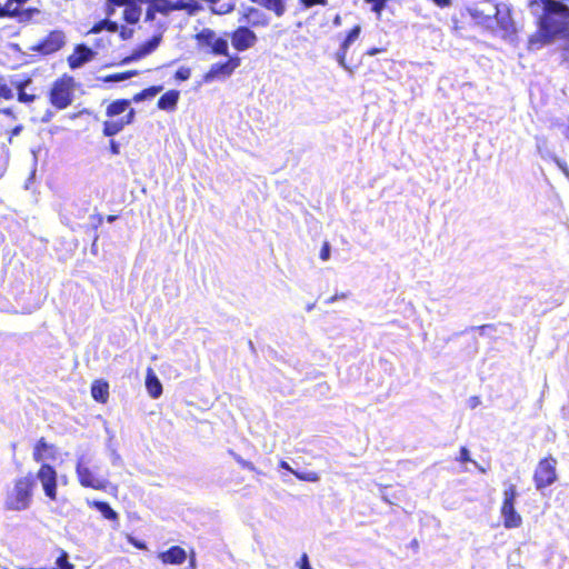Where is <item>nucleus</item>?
Wrapping results in <instances>:
<instances>
[{
	"instance_id": "nucleus-22",
	"label": "nucleus",
	"mask_w": 569,
	"mask_h": 569,
	"mask_svg": "<svg viewBox=\"0 0 569 569\" xmlns=\"http://www.w3.org/2000/svg\"><path fill=\"white\" fill-rule=\"evenodd\" d=\"M160 36H154L152 37V39H150L149 41H147L146 43H143L139 49L138 51L134 53V59L137 58H141L143 56H147L149 54L150 52H152L160 43Z\"/></svg>"
},
{
	"instance_id": "nucleus-29",
	"label": "nucleus",
	"mask_w": 569,
	"mask_h": 569,
	"mask_svg": "<svg viewBox=\"0 0 569 569\" xmlns=\"http://www.w3.org/2000/svg\"><path fill=\"white\" fill-rule=\"evenodd\" d=\"M3 7V17L4 16H16L19 12V4H17L16 0H8Z\"/></svg>"
},
{
	"instance_id": "nucleus-36",
	"label": "nucleus",
	"mask_w": 569,
	"mask_h": 569,
	"mask_svg": "<svg viewBox=\"0 0 569 569\" xmlns=\"http://www.w3.org/2000/svg\"><path fill=\"white\" fill-rule=\"evenodd\" d=\"M330 257V247L328 243H325L320 250V259L327 261Z\"/></svg>"
},
{
	"instance_id": "nucleus-42",
	"label": "nucleus",
	"mask_w": 569,
	"mask_h": 569,
	"mask_svg": "<svg viewBox=\"0 0 569 569\" xmlns=\"http://www.w3.org/2000/svg\"><path fill=\"white\" fill-rule=\"evenodd\" d=\"M129 541L139 549H146V545L143 542L134 540L132 537L129 538Z\"/></svg>"
},
{
	"instance_id": "nucleus-19",
	"label": "nucleus",
	"mask_w": 569,
	"mask_h": 569,
	"mask_svg": "<svg viewBox=\"0 0 569 569\" xmlns=\"http://www.w3.org/2000/svg\"><path fill=\"white\" fill-rule=\"evenodd\" d=\"M130 109V102L128 100H117L107 107L106 114L109 118L118 119L117 117L128 113Z\"/></svg>"
},
{
	"instance_id": "nucleus-44",
	"label": "nucleus",
	"mask_w": 569,
	"mask_h": 569,
	"mask_svg": "<svg viewBox=\"0 0 569 569\" xmlns=\"http://www.w3.org/2000/svg\"><path fill=\"white\" fill-rule=\"evenodd\" d=\"M142 100H146V93L144 91H141L139 93H137L134 97H133V101L134 102H140Z\"/></svg>"
},
{
	"instance_id": "nucleus-50",
	"label": "nucleus",
	"mask_w": 569,
	"mask_h": 569,
	"mask_svg": "<svg viewBox=\"0 0 569 569\" xmlns=\"http://www.w3.org/2000/svg\"><path fill=\"white\" fill-rule=\"evenodd\" d=\"M194 3H196V7L192 9V10H188L189 12H193L197 8H198V3H197V0H193Z\"/></svg>"
},
{
	"instance_id": "nucleus-38",
	"label": "nucleus",
	"mask_w": 569,
	"mask_h": 569,
	"mask_svg": "<svg viewBox=\"0 0 569 569\" xmlns=\"http://www.w3.org/2000/svg\"><path fill=\"white\" fill-rule=\"evenodd\" d=\"M496 330V326L488 323V325H481L476 328L477 331H479L480 335H485L487 330Z\"/></svg>"
},
{
	"instance_id": "nucleus-3",
	"label": "nucleus",
	"mask_w": 569,
	"mask_h": 569,
	"mask_svg": "<svg viewBox=\"0 0 569 569\" xmlns=\"http://www.w3.org/2000/svg\"><path fill=\"white\" fill-rule=\"evenodd\" d=\"M96 469L92 466L91 456L83 453L77 458L76 476L79 483L84 488L104 491L109 482L106 478L100 477Z\"/></svg>"
},
{
	"instance_id": "nucleus-49",
	"label": "nucleus",
	"mask_w": 569,
	"mask_h": 569,
	"mask_svg": "<svg viewBox=\"0 0 569 569\" xmlns=\"http://www.w3.org/2000/svg\"><path fill=\"white\" fill-rule=\"evenodd\" d=\"M17 1V4L21 6L23 4L24 2H27L28 0H16Z\"/></svg>"
},
{
	"instance_id": "nucleus-45",
	"label": "nucleus",
	"mask_w": 569,
	"mask_h": 569,
	"mask_svg": "<svg viewBox=\"0 0 569 569\" xmlns=\"http://www.w3.org/2000/svg\"><path fill=\"white\" fill-rule=\"evenodd\" d=\"M187 569H196V556L194 552L191 553L189 559V567Z\"/></svg>"
},
{
	"instance_id": "nucleus-14",
	"label": "nucleus",
	"mask_w": 569,
	"mask_h": 569,
	"mask_svg": "<svg viewBox=\"0 0 569 569\" xmlns=\"http://www.w3.org/2000/svg\"><path fill=\"white\" fill-rule=\"evenodd\" d=\"M187 551L179 546H172L168 550L158 553V559L163 565L180 566L187 560Z\"/></svg>"
},
{
	"instance_id": "nucleus-9",
	"label": "nucleus",
	"mask_w": 569,
	"mask_h": 569,
	"mask_svg": "<svg viewBox=\"0 0 569 569\" xmlns=\"http://www.w3.org/2000/svg\"><path fill=\"white\" fill-rule=\"evenodd\" d=\"M59 456V448L53 443L48 442L44 438L36 441L32 448V459L40 463H49L56 461Z\"/></svg>"
},
{
	"instance_id": "nucleus-32",
	"label": "nucleus",
	"mask_w": 569,
	"mask_h": 569,
	"mask_svg": "<svg viewBox=\"0 0 569 569\" xmlns=\"http://www.w3.org/2000/svg\"><path fill=\"white\" fill-rule=\"evenodd\" d=\"M327 2V0H300V4L306 9H309L317 4L326 6Z\"/></svg>"
},
{
	"instance_id": "nucleus-25",
	"label": "nucleus",
	"mask_w": 569,
	"mask_h": 569,
	"mask_svg": "<svg viewBox=\"0 0 569 569\" xmlns=\"http://www.w3.org/2000/svg\"><path fill=\"white\" fill-rule=\"evenodd\" d=\"M88 503L99 510L106 519L116 520L118 518L117 512L107 502L89 501Z\"/></svg>"
},
{
	"instance_id": "nucleus-47",
	"label": "nucleus",
	"mask_w": 569,
	"mask_h": 569,
	"mask_svg": "<svg viewBox=\"0 0 569 569\" xmlns=\"http://www.w3.org/2000/svg\"><path fill=\"white\" fill-rule=\"evenodd\" d=\"M333 23H335L336 26H340V24H341V18H340V16H336V18L333 19Z\"/></svg>"
},
{
	"instance_id": "nucleus-5",
	"label": "nucleus",
	"mask_w": 569,
	"mask_h": 569,
	"mask_svg": "<svg viewBox=\"0 0 569 569\" xmlns=\"http://www.w3.org/2000/svg\"><path fill=\"white\" fill-rule=\"evenodd\" d=\"M557 459L552 455H547L538 461L532 475L535 488L538 491H542L557 481Z\"/></svg>"
},
{
	"instance_id": "nucleus-12",
	"label": "nucleus",
	"mask_w": 569,
	"mask_h": 569,
	"mask_svg": "<svg viewBox=\"0 0 569 569\" xmlns=\"http://www.w3.org/2000/svg\"><path fill=\"white\" fill-rule=\"evenodd\" d=\"M64 44V34L61 31H52L48 37L32 47V50L40 51L44 54L59 50Z\"/></svg>"
},
{
	"instance_id": "nucleus-10",
	"label": "nucleus",
	"mask_w": 569,
	"mask_h": 569,
	"mask_svg": "<svg viewBox=\"0 0 569 569\" xmlns=\"http://www.w3.org/2000/svg\"><path fill=\"white\" fill-rule=\"evenodd\" d=\"M239 64L240 59L238 57L229 58V60L224 63H213L209 71L204 74V81L212 82L217 79L228 78L233 73Z\"/></svg>"
},
{
	"instance_id": "nucleus-16",
	"label": "nucleus",
	"mask_w": 569,
	"mask_h": 569,
	"mask_svg": "<svg viewBox=\"0 0 569 569\" xmlns=\"http://www.w3.org/2000/svg\"><path fill=\"white\" fill-rule=\"evenodd\" d=\"M360 32H361V27L360 26H356L355 28H352L350 30V32L347 34V37L343 40V42L341 43V47H340L339 51L337 52V61L345 69H348V67L346 64L347 51H348L349 47L355 41L358 40V38L360 36Z\"/></svg>"
},
{
	"instance_id": "nucleus-27",
	"label": "nucleus",
	"mask_w": 569,
	"mask_h": 569,
	"mask_svg": "<svg viewBox=\"0 0 569 569\" xmlns=\"http://www.w3.org/2000/svg\"><path fill=\"white\" fill-rule=\"evenodd\" d=\"M54 569H74V566L69 562L68 553L64 550L60 551V556L56 559Z\"/></svg>"
},
{
	"instance_id": "nucleus-51",
	"label": "nucleus",
	"mask_w": 569,
	"mask_h": 569,
	"mask_svg": "<svg viewBox=\"0 0 569 569\" xmlns=\"http://www.w3.org/2000/svg\"><path fill=\"white\" fill-rule=\"evenodd\" d=\"M0 17H3V7L1 3H0Z\"/></svg>"
},
{
	"instance_id": "nucleus-31",
	"label": "nucleus",
	"mask_w": 569,
	"mask_h": 569,
	"mask_svg": "<svg viewBox=\"0 0 569 569\" xmlns=\"http://www.w3.org/2000/svg\"><path fill=\"white\" fill-rule=\"evenodd\" d=\"M368 2L372 3V10L377 13V14H380L382 9L385 8V4L387 2V0H367Z\"/></svg>"
},
{
	"instance_id": "nucleus-7",
	"label": "nucleus",
	"mask_w": 569,
	"mask_h": 569,
	"mask_svg": "<svg viewBox=\"0 0 569 569\" xmlns=\"http://www.w3.org/2000/svg\"><path fill=\"white\" fill-rule=\"evenodd\" d=\"M74 91V80L62 76L56 80L50 90V102L58 109H66L71 104Z\"/></svg>"
},
{
	"instance_id": "nucleus-34",
	"label": "nucleus",
	"mask_w": 569,
	"mask_h": 569,
	"mask_svg": "<svg viewBox=\"0 0 569 569\" xmlns=\"http://www.w3.org/2000/svg\"><path fill=\"white\" fill-rule=\"evenodd\" d=\"M162 90V87H151L148 89H144L146 99H150L156 97L160 91Z\"/></svg>"
},
{
	"instance_id": "nucleus-28",
	"label": "nucleus",
	"mask_w": 569,
	"mask_h": 569,
	"mask_svg": "<svg viewBox=\"0 0 569 569\" xmlns=\"http://www.w3.org/2000/svg\"><path fill=\"white\" fill-rule=\"evenodd\" d=\"M108 29L109 31L111 32H116L118 30V26L116 22H110V21H102V22H99L98 24H96L91 30L90 32L92 33H98L100 32L101 30L103 29Z\"/></svg>"
},
{
	"instance_id": "nucleus-6",
	"label": "nucleus",
	"mask_w": 569,
	"mask_h": 569,
	"mask_svg": "<svg viewBox=\"0 0 569 569\" xmlns=\"http://www.w3.org/2000/svg\"><path fill=\"white\" fill-rule=\"evenodd\" d=\"M198 47L201 50L211 52L216 56L229 57V46L227 39L219 37L213 30L203 28L194 34Z\"/></svg>"
},
{
	"instance_id": "nucleus-17",
	"label": "nucleus",
	"mask_w": 569,
	"mask_h": 569,
	"mask_svg": "<svg viewBox=\"0 0 569 569\" xmlns=\"http://www.w3.org/2000/svg\"><path fill=\"white\" fill-rule=\"evenodd\" d=\"M144 383L148 395L152 399H158L162 395V385L151 368L147 369Z\"/></svg>"
},
{
	"instance_id": "nucleus-26",
	"label": "nucleus",
	"mask_w": 569,
	"mask_h": 569,
	"mask_svg": "<svg viewBox=\"0 0 569 569\" xmlns=\"http://www.w3.org/2000/svg\"><path fill=\"white\" fill-rule=\"evenodd\" d=\"M29 83H30V79H28L26 81L16 82V84H14L18 90V100L20 102L30 103V102L34 101V99H36L34 94H29L24 91L26 86H28Z\"/></svg>"
},
{
	"instance_id": "nucleus-52",
	"label": "nucleus",
	"mask_w": 569,
	"mask_h": 569,
	"mask_svg": "<svg viewBox=\"0 0 569 569\" xmlns=\"http://www.w3.org/2000/svg\"><path fill=\"white\" fill-rule=\"evenodd\" d=\"M231 10V7H228L223 12H228Z\"/></svg>"
},
{
	"instance_id": "nucleus-21",
	"label": "nucleus",
	"mask_w": 569,
	"mask_h": 569,
	"mask_svg": "<svg viewBox=\"0 0 569 569\" xmlns=\"http://www.w3.org/2000/svg\"><path fill=\"white\" fill-rule=\"evenodd\" d=\"M279 466H280V468L293 473L299 480H303V481H308V482H318L320 480V476L316 471H307V472L296 471L289 466V463L287 461H280Z\"/></svg>"
},
{
	"instance_id": "nucleus-33",
	"label": "nucleus",
	"mask_w": 569,
	"mask_h": 569,
	"mask_svg": "<svg viewBox=\"0 0 569 569\" xmlns=\"http://www.w3.org/2000/svg\"><path fill=\"white\" fill-rule=\"evenodd\" d=\"M458 461L461 462V463H466V462L471 461L470 455H469V450L466 447H461L460 448Z\"/></svg>"
},
{
	"instance_id": "nucleus-35",
	"label": "nucleus",
	"mask_w": 569,
	"mask_h": 569,
	"mask_svg": "<svg viewBox=\"0 0 569 569\" xmlns=\"http://www.w3.org/2000/svg\"><path fill=\"white\" fill-rule=\"evenodd\" d=\"M190 77V70L188 68H180L177 72H176V78L178 80H187L188 78Z\"/></svg>"
},
{
	"instance_id": "nucleus-15",
	"label": "nucleus",
	"mask_w": 569,
	"mask_h": 569,
	"mask_svg": "<svg viewBox=\"0 0 569 569\" xmlns=\"http://www.w3.org/2000/svg\"><path fill=\"white\" fill-rule=\"evenodd\" d=\"M93 57L94 52L90 48L79 44L76 47L73 53L68 58V63L72 69L80 68L86 62L91 61Z\"/></svg>"
},
{
	"instance_id": "nucleus-20",
	"label": "nucleus",
	"mask_w": 569,
	"mask_h": 569,
	"mask_svg": "<svg viewBox=\"0 0 569 569\" xmlns=\"http://www.w3.org/2000/svg\"><path fill=\"white\" fill-rule=\"evenodd\" d=\"M91 395L94 400L104 403L109 397V385L101 380L94 381L91 387Z\"/></svg>"
},
{
	"instance_id": "nucleus-30",
	"label": "nucleus",
	"mask_w": 569,
	"mask_h": 569,
	"mask_svg": "<svg viewBox=\"0 0 569 569\" xmlns=\"http://www.w3.org/2000/svg\"><path fill=\"white\" fill-rule=\"evenodd\" d=\"M133 74H136V72H121V73H114V74H111V76H108V77H104L103 78V81L104 82H118V81H123L126 79H129L130 77H132Z\"/></svg>"
},
{
	"instance_id": "nucleus-24",
	"label": "nucleus",
	"mask_w": 569,
	"mask_h": 569,
	"mask_svg": "<svg viewBox=\"0 0 569 569\" xmlns=\"http://www.w3.org/2000/svg\"><path fill=\"white\" fill-rule=\"evenodd\" d=\"M141 16V9L133 3L126 4L123 9V18L129 23H136L139 21Z\"/></svg>"
},
{
	"instance_id": "nucleus-2",
	"label": "nucleus",
	"mask_w": 569,
	"mask_h": 569,
	"mask_svg": "<svg viewBox=\"0 0 569 569\" xmlns=\"http://www.w3.org/2000/svg\"><path fill=\"white\" fill-rule=\"evenodd\" d=\"M34 480L30 475L13 480L3 498V509L10 512L28 510L33 501Z\"/></svg>"
},
{
	"instance_id": "nucleus-40",
	"label": "nucleus",
	"mask_w": 569,
	"mask_h": 569,
	"mask_svg": "<svg viewBox=\"0 0 569 569\" xmlns=\"http://www.w3.org/2000/svg\"><path fill=\"white\" fill-rule=\"evenodd\" d=\"M557 166L562 171V173L569 179V168H568L567 163L558 160Z\"/></svg>"
},
{
	"instance_id": "nucleus-46",
	"label": "nucleus",
	"mask_w": 569,
	"mask_h": 569,
	"mask_svg": "<svg viewBox=\"0 0 569 569\" xmlns=\"http://www.w3.org/2000/svg\"><path fill=\"white\" fill-rule=\"evenodd\" d=\"M22 130V127L21 126H17L14 129H12L11 131V134L12 136H18Z\"/></svg>"
},
{
	"instance_id": "nucleus-11",
	"label": "nucleus",
	"mask_w": 569,
	"mask_h": 569,
	"mask_svg": "<svg viewBox=\"0 0 569 569\" xmlns=\"http://www.w3.org/2000/svg\"><path fill=\"white\" fill-rule=\"evenodd\" d=\"M257 42V36L249 28L240 27L231 34V43L238 51L252 48Z\"/></svg>"
},
{
	"instance_id": "nucleus-1",
	"label": "nucleus",
	"mask_w": 569,
	"mask_h": 569,
	"mask_svg": "<svg viewBox=\"0 0 569 569\" xmlns=\"http://www.w3.org/2000/svg\"><path fill=\"white\" fill-rule=\"evenodd\" d=\"M547 2L536 31L528 38V49L535 51L556 43L553 51L559 66L569 69V6L562 1Z\"/></svg>"
},
{
	"instance_id": "nucleus-4",
	"label": "nucleus",
	"mask_w": 569,
	"mask_h": 569,
	"mask_svg": "<svg viewBox=\"0 0 569 569\" xmlns=\"http://www.w3.org/2000/svg\"><path fill=\"white\" fill-rule=\"evenodd\" d=\"M518 497L517 487L510 483L502 492V502L500 506V515L502 525L506 529H516L521 527L522 517L516 509V499Z\"/></svg>"
},
{
	"instance_id": "nucleus-41",
	"label": "nucleus",
	"mask_w": 569,
	"mask_h": 569,
	"mask_svg": "<svg viewBox=\"0 0 569 569\" xmlns=\"http://www.w3.org/2000/svg\"><path fill=\"white\" fill-rule=\"evenodd\" d=\"M110 150H111V152L113 154H119L120 147H119V144L116 141L112 140L111 143H110Z\"/></svg>"
},
{
	"instance_id": "nucleus-23",
	"label": "nucleus",
	"mask_w": 569,
	"mask_h": 569,
	"mask_svg": "<svg viewBox=\"0 0 569 569\" xmlns=\"http://www.w3.org/2000/svg\"><path fill=\"white\" fill-rule=\"evenodd\" d=\"M258 4L273 11L278 17L284 12V4L282 0H254Z\"/></svg>"
},
{
	"instance_id": "nucleus-37",
	"label": "nucleus",
	"mask_w": 569,
	"mask_h": 569,
	"mask_svg": "<svg viewBox=\"0 0 569 569\" xmlns=\"http://www.w3.org/2000/svg\"><path fill=\"white\" fill-rule=\"evenodd\" d=\"M237 461L247 470H250V471H256V467L253 466L252 462H249L247 460H243L242 458L238 457L237 458Z\"/></svg>"
},
{
	"instance_id": "nucleus-18",
	"label": "nucleus",
	"mask_w": 569,
	"mask_h": 569,
	"mask_svg": "<svg viewBox=\"0 0 569 569\" xmlns=\"http://www.w3.org/2000/svg\"><path fill=\"white\" fill-rule=\"evenodd\" d=\"M180 93L177 90L166 92L158 101V108L166 111H173L179 101Z\"/></svg>"
},
{
	"instance_id": "nucleus-13",
	"label": "nucleus",
	"mask_w": 569,
	"mask_h": 569,
	"mask_svg": "<svg viewBox=\"0 0 569 569\" xmlns=\"http://www.w3.org/2000/svg\"><path fill=\"white\" fill-rule=\"evenodd\" d=\"M134 109H130L128 113L122 116L119 119L107 120L103 122V134L107 137H112L119 133L126 126L130 124L134 118Z\"/></svg>"
},
{
	"instance_id": "nucleus-48",
	"label": "nucleus",
	"mask_w": 569,
	"mask_h": 569,
	"mask_svg": "<svg viewBox=\"0 0 569 569\" xmlns=\"http://www.w3.org/2000/svg\"><path fill=\"white\" fill-rule=\"evenodd\" d=\"M1 112H3V113H4V114H7V116L13 117V112H12V110H11V109H4V110H2Z\"/></svg>"
},
{
	"instance_id": "nucleus-39",
	"label": "nucleus",
	"mask_w": 569,
	"mask_h": 569,
	"mask_svg": "<svg viewBox=\"0 0 569 569\" xmlns=\"http://www.w3.org/2000/svg\"><path fill=\"white\" fill-rule=\"evenodd\" d=\"M439 8H448L451 6L452 0H432Z\"/></svg>"
},
{
	"instance_id": "nucleus-43",
	"label": "nucleus",
	"mask_w": 569,
	"mask_h": 569,
	"mask_svg": "<svg viewBox=\"0 0 569 569\" xmlns=\"http://www.w3.org/2000/svg\"><path fill=\"white\" fill-rule=\"evenodd\" d=\"M300 569H312L306 555L302 557Z\"/></svg>"
},
{
	"instance_id": "nucleus-8",
	"label": "nucleus",
	"mask_w": 569,
	"mask_h": 569,
	"mask_svg": "<svg viewBox=\"0 0 569 569\" xmlns=\"http://www.w3.org/2000/svg\"><path fill=\"white\" fill-rule=\"evenodd\" d=\"M37 480L40 482L44 496L51 501L58 498V472L50 463H43L37 471Z\"/></svg>"
}]
</instances>
